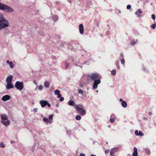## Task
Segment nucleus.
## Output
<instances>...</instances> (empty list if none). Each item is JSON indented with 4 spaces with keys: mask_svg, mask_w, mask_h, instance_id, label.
Wrapping results in <instances>:
<instances>
[{
    "mask_svg": "<svg viewBox=\"0 0 156 156\" xmlns=\"http://www.w3.org/2000/svg\"><path fill=\"white\" fill-rule=\"evenodd\" d=\"M93 88L94 89H96L98 87V84H100L101 83V80L100 79H97L94 80Z\"/></svg>",
    "mask_w": 156,
    "mask_h": 156,
    "instance_id": "nucleus-6",
    "label": "nucleus"
},
{
    "mask_svg": "<svg viewBox=\"0 0 156 156\" xmlns=\"http://www.w3.org/2000/svg\"><path fill=\"white\" fill-rule=\"evenodd\" d=\"M135 133L137 136H142L144 135V133L140 130L139 131V133L137 130H135Z\"/></svg>",
    "mask_w": 156,
    "mask_h": 156,
    "instance_id": "nucleus-12",
    "label": "nucleus"
},
{
    "mask_svg": "<svg viewBox=\"0 0 156 156\" xmlns=\"http://www.w3.org/2000/svg\"><path fill=\"white\" fill-rule=\"evenodd\" d=\"M54 93L56 95H58L60 93V91L59 90H55Z\"/></svg>",
    "mask_w": 156,
    "mask_h": 156,
    "instance_id": "nucleus-25",
    "label": "nucleus"
},
{
    "mask_svg": "<svg viewBox=\"0 0 156 156\" xmlns=\"http://www.w3.org/2000/svg\"><path fill=\"white\" fill-rule=\"evenodd\" d=\"M81 119V117L79 115H77L76 117V119L77 120H80Z\"/></svg>",
    "mask_w": 156,
    "mask_h": 156,
    "instance_id": "nucleus-28",
    "label": "nucleus"
},
{
    "mask_svg": "<svg viewBox=\"0 0 156 156\" xmlns=\"http://www.w3.org/2000/svg\"><path fill=\"white\" fill-rule=\"evenodd\" d=\"M55 3L57 4H59L60 3V2L58 1H56Z\"/></svg>",
    "mask_w": 156,
    "mask_h": 156,
    "instance_id": "nucleus-43",
    "label": "nucleus"
},
{
    "mask_svg": "<svg viewBox=\"0 0 156 156\" xmlns=\"http://www.w3.org/2000/svg\"><path fill=\"white\" fill-rule=\"evenodd\" d=\"M109 152V150H106L105 151V153L106 154H108Z\"/></svg>",
    "mask_w": 156,
    "mask_h": 156,
    "instance_id": "nucleus-38",
    "label": "nucleus"
},
{
    "mask_svg": "<svg viewBox=\"0 0 156 156\" xmlns=\"http://www.w3.org/2000/svg\"><path fill=\"white\" fill-rule=\"evenodd\" d=\"M53 114L50 115L49 116V120H50V121H52V120L53 119Z\"/></svg>",
    "mask_w": 156,
    "mask_h": 156,
    "instance_id": "nucleus-27",
    "label": "nucleus"
},
{
    "mask_svg": "<svg viewBox=\"0 0 156 156\" xmlns=\"http://www.w3.org/2000/svg\"><path fill=\"white\" fill-rule=\"evenodd\" d=\"M120 55L122 58H123V53H120Z\"/></svg>",
    "mask_w": 156,
    "mask_h": 156,
    "instance_id": "nucleus-45",
    "label": "nucleus"
},
{
    "mask_svg": "<svg viewBox=\"0 0 156 156\" xmlns=\"http://www.w3.org/2000/svg\"><path fill=\"white\" fill-rule=\"evenodd\" d=\"M57 95H58L57 97L58 98H60L61 97V95L60 93Z\"/></svg>",
    "mask_w": 156,
    "mask_h": 156,
    "instance_id": "nucleus-40",
    "label": "nucleus"
},
{
    "mask_svg": "<svg viewBox=\"0 0 156 156\" xmlns=\"http://www.w3.org/2000/svg\"><path fill=\"white\" fill-rule=\"evenodd\" d=\"M8 21L2 14L0 15V30L9 26Z\"/></svg>",
    "mask_w": 156,
    "mask_h": 156,
    "instance_id": "nucleus-1",
    "label": "nucleus"
},
{
    "mask_svg": "<svg viewBox=\"0 0 156 156\" xmlns=\"http://www.w3.org/2000/svg\"><path fill=\"white\" fill-rule=\"evenodd\" d=\"M156 27V25L155 23H154L151 25V28L153 29H154Z\"/></svg>",
    "mask_w": 156,
    "mask_h": 156,
    "instance_id": "nucleus-30",
    "label": "nucleus"
},
{
    "mask_svg": "<svg viewBox=\"0 0 156 156\" xmlns=\"http://www.w3.org/2000/svg\"><path fill=\"white\" fill-rule=\"evenodd\" d=\"M40 103L41 104V107L44 108L45 106L47 105L48 102L46 101H41Z\"/></svg>",
    "mask_w": 156,
    "mask_h": 156,
    "instance_id": "nucleus-10",
    "label": "nucleus"
},
{
    "mask_svg": "<svg viewBox=\"0 0 156 156\" xmlns=\"http://www.w3.org/2000/svg\"><path fill=\"white\" fill-rule=\"evenodd\" d=\"M131 8V5H128L127 6L126 8L128 9H130Z\"/></svg>",
    "mask_w": 156,
    "mask_h": 156,
    "instance_id": "nucleus-36",
    "label": "nucleus"
},
{
    "mask_svg": "<svg viewBox=\"0 0 156 156\" xmlns=\"http://www.w3.org/2000/svg\"><path fill=\"white\" fill-rule=\"evenodd\" d=\"M122 105L123 107H126L127 106V103L125 101H123L122 102Z\"/></svg>",
    "mask_w": 156,
    "mask_h": 156,
    "instance_id": "nucleus-22",
    "label": "nucleus"
},
{
    "mask_svg": "<svg viewBox=\"0 0 156 156\" xmlns=\"http://www.w3.org/2000/svg\"><path fill=\"white\" fill-rule=\"evenodd\" d=\"M119 101H120V102H122V101H122V98H120V99H119Z\"/></svg>",
    "mask_w": 156,
    "mask_h": 156,
    "instance_id": "nucleus-47",
    "label": "nucleus"
},
{
    "mask_svg": "<svg viewBox=\"0 0 156 156\" xmlns=\"http://www.w3.org/2000/svg\"><path fill=\"white\" fill-rule=\"evenodd\" d=\"M47 105L49 107H50L51 106L50 104L49 103H48V102L47 104Z\"/></svg>",
    "mask_w": 156,
    "mask_h": 156,
    "instance_id": "nucleus-44",
    "label": "nucleus"
},
{
    "mask_svg": "<svg viewBox=\"0 0 156 156\" xmlns=\"http://www.w3.org/2000/svg\"><path fill=\"white\" fill-rule=\"evenodd\" d=\"M88 78L91 79L92 80H95L101 78L100 76L98 74L93 73L91 75H88Z\"/></svg>",
    "mask_w": 156,
    "mask_h": 156,
    "instance_id": "nucleus-4",
    "label": "nucleus"
},
{
    "mask_svg": "<svg viewBox=\"0 0 156 156\" xmlns=\"http://www.w3.org/2000/svg\"><path fill=\"white\" fill-rule=\"evenodd\" d=\"M115 64H116V65L117 66V68L118 69H119V62H116Z\"/></svg>",
    "mask_w": 156,
    "mask_h": 156,
    "instance_id": "nucleus-37",
    "label": "nucleus"
},
{
    "mask_svg": "<svg viewBox=\"0 0 156 156\" xmlns=\"http://www.w3.org/2000/svg\"><path fill=\"white\" fill-rule=\"evenodd\" d=\"M43 121L45 122H49L50 123H51L52 122V121L49 120L48 118L45 117L43 118Z\"/></svg>",
    "mask_w": 156,
    "mask_h": 156,
    "instance_id": "nucleus-19",
    "label": "nucleus"
},
{
    "mask_svg": "<svg viewBox=\"0 0 156 156\" xmlns=\"http://www.w3.org/2000/svg\"><path fill=\"white\" fill-rule=\"evenodd\" d=\"M69 66V64H67L66 66V68H67Z\"/></svg>",
    "mask_w": 156,
    "mask_h": 156,
    "instance_id": "nucleus-48",
    "label": "nucleus"
},
{
    "mask_svg": "<svg viewBox=\"0 0 156 156\" xmlns=\"http://www.w3.org/2000/svg\"><path fill=\"white\" fill-rule=\"evenodd\" d=\"M1 117L2 119V120H7L8 119L7 116L6 115L2 114L1 115Z\"/></svg>",
    "mask_w": 156,
    "mask_h": 156,
    "instance_id": "nucleus-14",
    "label": "nucleus"
},
{
    "mask_svg": "<svg viewBox=\"0 0 156 156\" xmlns=\"http://www.w3.org/2000/svg\"><path fill=\"white\" fill-rule=\"evenodd\" d=\"M43 87V86H42V85H40L38 87V89L39 90H42Z\"/></svg>",
    "mask_w": 156,
    "mask_h": 156,
    "instance_id": "nucleus-33",
    "label": "nucleus"
},
{
    "mask_svg": "<svg viewBox=\"0 0 156 156\" xmlns=\"http://www.w3.org/2000/svg\"><path fill=\"white\" fill-rule=\"evenodd\" d=\"M44 86L48 88L49 87L50 84L48 82L45 81L44 83Z\"/></svg>",
    "mask_w": 156,
    "mask_h": 156,
    "instance_id": "nucleus-23",
    "label": "nucleus"
},
{
    "mask_svg": "<svg viewBox=\"0 0 156 156\" xmlns=\"http://www.w3.org/2000/svg\"><path fill=\"white\" fill-rule=\"evenodd\" d=\"M137 40H136L135 41L134 40H133V42H131V43H130L131 44V45H134L137 42Z\"/></svg>",
    "mask_w": 156,
    "mask_h": 156,
    "instance_id": "nucleus-31",
    "label": "nucleus"
},
{
    "mask_svg": "<svg viewBox=\"0 0 156 156\" xmlns=\"http://www.w3.org/2000/svg\"><path fill=\"white\" fill-rule=\"evenodd\" d=\"M116 71L115 69H113L111 71V73L113 75H115L116 74Z\"/></svg>",
    "mask_w": 156,
    "mask_h": 156,
    "instance_id": "nucleus-24",
    "label": "nucleus"
},
{
    "mask_svg": "<svg viewBox=\"0 0 156 156\" xmlns=\"http://www.w3.org/2000/svg\"><path fill=\"white\" fill-rule=\"evenodd\" d=\"M1 123L4 125L5 126H8L10 124V121L8 120H7L6 121H4L3 120H1Z\"/></svg>",
    "mask_w": 156,
    "mask_h": 156,
    "instance_id": "nucleus-13",
    "label": "nucleus"
},
{
    "mask_svg": "<svg viewBox=\"0 0 156 156\" xmlns=\"http://www.w3.org/2000/svg\"><path fill=\"white\" fill-rule=\"evenodd\" d=\"M90 156H96V155H93V154H92Z\"/></svg>",
    "mask_w": 156,
    "mask_h": 156,
    "instance_id": "nucleus-50",
    "label": "nucleus"
},
{
    "mask_svg": "<svg viewBox=\"0 0 156 156\" xmlns=\"http://www.w3.org/2000/svg\"><path fill=\"white\" fill-rule=\"evenodd\" d=\"M84 107L82 105H79L75 106V108L76 111L80 115H83L86 113L85 110L83 109Z\"/></svg>",
    "mask_w": 156,
    "mask_h": 156,
    "instance_id": "nucleus-2",
    "label": "nucleus"
},
{
    "mask_svg": "<svg viewBox=\"0 0 156 156\" xmlns=\"http://www.w3.org/2000/svg\"><path fill=\"white\" fill-rule=\"evenodd\" d=\"M149 115H151L152 114V113H151V112H149Z\"/></svg>",
    "mask_w": 156,
    "mask_h": 156,
    "instance_id": "nucleus-49",
    "label": "nucleus"
},
{
    "mask_svg": "<svg viewBox=\"0 0 156 156\" xmlns=\"http://www.w3.org/2000/svg\"><path fill=\"white\" fill-rule=\"evenodd\" d=\"M15 87L16 88L20 90H21L23 88V82L17 81L15 84Z\"/></svg>",
    "mask_w": 156,
    "mask_h": 156,
    "instance_id": "nucleus-5",
    "label": "nucleus"
},
{
    "mask_svg": "<svg viewBox=\"0 0 156 156\" xmlns=\"http://www.w3.org/2000/svg\"><path fill=\"white\" fill-rule=\"evenodd\" d=\"M121 63L123 65H124L125 63V61L124 59H122V60H121Z\"/></svg>",
    "mask_w": 156,
    "mask_h": 156,
    "instance_id": "nucleus-34",
    "label": "nucleus"
},
{
    "mask_svg": "<svg viewBox=\"0 0 156 156\" xmlns=\"http://www.w3.org/2000/svg\"><path fill=\"white\" fill-rule=\"evenodd\" d=\"M11 98L10 96L8 95H6L4 96L2 98V101H5L9 100Z\"/></svg>",
    "mask_w": 156,
    "mask_h": 156,
    "instance_id": "nucleus-7",
    "label": "nucleus"
},
{
    "mask_svg": "<svg viewBox=\"0 0 156 156\" xmlns=\"http://www.w3.org/2000/svg\"><path fill=\"white\" fill-rule=\"evenodd\" d=\"M78 92L79 94H82V95H83L84 93L83 91L81 89H79L78 90Z\"/></svg>",
    "mask_w": 156,
    "mask_h": 156,
    "instance_id": "nucleus-29",
    "label": "nucleus"
},
{
    "mask_svg": "<svg viewBox=\"0 0 156 156\" xmlns=\"http://www.w3.org/2000/svg\"><path fill=\"white\" fill-rule=\"evenodd\" d=\"M79 86L80 87H83V85H82V84H79Z\"/></svg>",
    "mask_w": 156,
    "mask_h": 156,
    "instance_id": "nucleus-46",
    "label": "nucleus"
},
{
    "mask_svg": "<svg viewBox=\"0 0 156 156\" xmlns=\"http://www.w3.org/2000/svg\"><path fill=\"white\" fill-rule=\"evenodd\" d=\"M1 6H0L1 10H3L4 12H13L14 11L13 9L10 7L5 5L2 3Z\"/></svg>",
    "mask_w": 156,
    "mask_h": 156,
    "instance_id": "nucleus-3",
    "label": "nucleus"
},
{
    "mask_svg": "<svg viewBox=\"0 0 156 156\" xmlns=\"http://www.w3.org/2000/svg\"><path fill=\"white\" fill-rule=\"evenodd\" d=\"M13 76L11 75L8 76L6 79L7 83H11L12 80Z\"/></svg>",
    "mask_w": 156,
    "mask_h": 156,
    "instance_id": "nucleus-15",
    "label": "nucleus"
},
{
    "mask_svg": "<svg viewBox=\"0 0 156 156\" xmlns=\"http://www.w3.org/2000/svg\"><path fill=\"white\" fill-rule=\"evenodd\" d=\"M111 156H115L114 155H111Z\"/></svg>",
    "mask_w": 156,
    "mask_h": 156,
    "instance_id": "nucleus-51",
    "label": "nucleus"
},
{
    "mask_svg": "<svg viewBox=\"0 0 156 156\" xmlns=\"http://www.w3.org/2000/svg\"><path fill=\"white\" fill-rule=\"evenodd\" d=\"M79 156H85V155L83 154H80Z\"/></svg>",
    "mask_w": 156,
    "mask_h": 156,
    "instance_id": "nucleus-42",
    "label": "nucleus"
},
{
    "mask_svg": "<svg viewBox=\"0 0 156 156\" xmlns=\"http://www.w3.org/2000/svg\"><path fill=\"white\" fill-rule=\"evenodd\" d=\"M68 104L70 105L73 106L75 105V102L74 101L70 100L68 102Z\"/></svg>",
    "mask_w": 156,
    "mask_h": 156,
    "instance_id": "nucleus-21",
    "label": "nucleus"
},
{
    "mask_svg": "<svg viewBox=\"0 0 156 156\" xmlns=\"http://www.w3.org/2000/svg\"><path fill=\"white\" fill-rule=\"evenodd\" d=\"M79 31L80 34H82L84 32V28L83 25L81 24L79 26Z\"/></svg>",
    "mask_w": 156,
    "mask_h": 156,
    "instance_id": "nucleus-8",
    "label": "nucleus"
},
{
    "mask_svg": "<svg viewBox=\"0 0 156 156\" xmlns=\"http://www.w3.org/2000/svg\"><path fill=\"white\" fill-rule=\"evenodd\" d=\"M118 149L117 148L112 149L110 153V154L111 155H114V153L118 151Z\"/></svg>",
    "mask_w": 156,
    "mask_h": 156,
    "instance_id": "nucleus-9",
    "label": "nucleus"
},
{
    "mask_svg": "<svg viewBox=\"0 0 156 156\" xmlns=\"http://www.w3.org/2000/svg\"><path fill=\"white\" fill-rule=\"evenodd\" d=\"M53 19L54 21H56L58 19V17L56 16H54L53 17Z\"/></svg>",
    "mask_w": 156,
    "mask_h": 156,
    "instance_id": "nucleus-26",
    "label": "nucleus"
},
{
    "mask_svg": "<svg viewBox=\"0 0 156 156\" xmlns=\"http://www.w3.org/2000/svg\"><path fill=\"white\" fill-rule=\"evenodd\" d=\"M142 12L141 11V9H139L136 12H135V14L136 15L137 14V13H138V16L139 17H141L142 16V15H141Z\"/></svg>",
    "mask_w": 156,
    "mask_h": 156,
    "instance_id": "nucleus-18",
    "label": "nucleus"
},
{
    "mask_svg": "<svg viewBox=\"0 0 156 156\" xmlns=\"http://www.w3.org/2000/svg\"><path fill=\"white\" fill-rule=\"evenodd\" d=\"M134 151L133 154V156H138L137 155L138 153L137 152V149L136 147H134Z\"/></svg>",
    "mask_w": 156,
    "mask_h": 156,
    "instance_id": "nucleus-17",
    "label": "nucleus"
},
{
    "mask_svg": "<svg viewBox=\"0 0 156 156\" xmlns=\"http://www.w3.org/2000/svg\"><path fill=\"white\" fill-rule=\"evenodd\" d=\"M64 100V98L63 97H61L60 98V101H63Z\"/></svg>",
    "mask_w": 156,
    "mask_h": 156,
    "instance_id": "nucleus-39",
    "label": "nucleus"
},
{
    "mask_svg": "<svg viewBox=\"0 0 156 156\" xmlns=\"http://www.w3.org/2000/svg\"><path fill=\"white\" fill-rule=\"evenodd\" d=\"M115 116L113 115H112L111 116V118L109 120V121L111 123H113L115 121Z\"/></svg>",
    "mask_w": 156,
    "mask_h": 156,
    "instance_id": "nucleus-20",
    "label": "nucleus"
},
{
    "mask_svg": "<svg viewBox=\"0 0 156 156\" xmlns=\"http://www.w3.org/2000/svg\"><path fill=\"white\" fill-rule=\"evenodd\" d=\"M13 87V85L11 83H7V84L6 86V88L7 89H9L12 88Z\"/></svg>",
    "mask_w": 156,
    "mask_h": 156,
    "instance_id": "nucleus-11",
    "label": "nucleus"
},
{
    "mask_svg": "<svg viewBox=\"0 0 156 156\" xmlns=\"http://www.w3.org/2000/svg\"><path fill=\"white\" fill-rule=\"evenodd\" d=\"M0 146L2 147H4L5 146L4 144L2 142H1L0 144Z\"/></svg>",
    "mask_w": 156,
    "mask_h": 156,
    "instance_id": "nucleus-32",
    "label": "nucleus"
},
{
    "mask_svg": "<svg viewBox=\"0 0 156 156\" xmlns=\"http://www.w3.org/2000/svg\"><path fill=\"white\" fill-rule=\"evenodd\" d=\"M34 112H36L37 111V108H35L34 109Z\"/></svg>",
    "mask_w": 156,
    "mask_h": 156,
    "instance_id": "nucleus-41",
    "label": "nucleus"
},
{
    "mask_svg": "<svg viewBox=\"0 0 156 156\" xmlns=\"http://www.w3.org/2000/svg\"><path fill=\"white\" fill-rule=\"evenodd\" d=\"M151 18L154 20L155 18V15L154 14H153L151 16Z\"/></svg>",
    "mask_w": 156,
    "mask_h": 156,
    "instance_id": "nucleus-35",
    "label": "nucleus"
},
{
    "mask_svg": "<svg viewBox=\"0 0 156 156\" xmlns=\"http://www.w3.org/2000/svg\"><path fill=\"white\" fill-rule=\"evenodd\" d=\"M6 63L8 64H9V66L10 67V68L11 69L13 68L14 67V65L12 62H9V60H7L6 61Z\"/></svg>",
    "mask_w": 156,
    "mask_h": 156,
    "instance_id": "nucleus-16",
    "label": "nucleus"
}]
</instances>
